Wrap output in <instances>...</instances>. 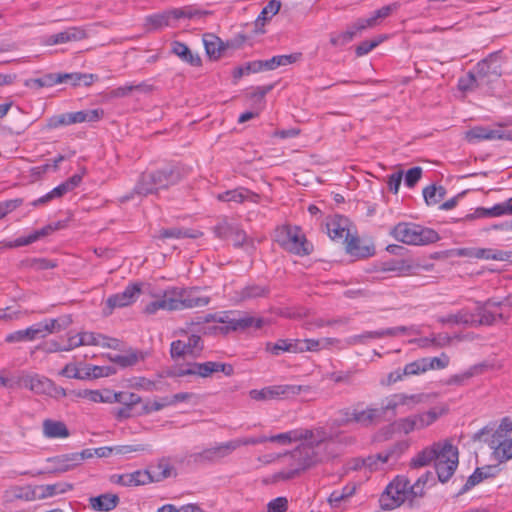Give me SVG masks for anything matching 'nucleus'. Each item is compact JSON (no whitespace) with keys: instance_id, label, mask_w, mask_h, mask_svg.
Wrapping results in <instances>:
<instances>
[{"instance_id":"obj_1","label":"nucleus","mask_w":512,"mask_h":512,"mask_svg":"<svg viewBox=\"0 0 512 512\" xmlns=\"http://www.w3.org/2000/svg\"><path fill=\"white\" fill-rule=\"evenodd\" d=\"M267 442L281 446L293 442L301 443L293 450L284 453L288 458L285 467L274 474L276 481H289L300 477L307 470L328 462L340 455L341 450L335 439L322 427L315 429L298 428L267 437Z\"/></svg>"},{"instance_id":"obj_2","label":"nucleus","mask_w":512,"mask_h":512,"mask_svg":"<svg viewBox=\"0 0 512 512\" xmlns=\"http://www.w3.org/2000/svg\"><path fill=\"white\" fill-rule=\"evenodd\" d=\"M155 297V300L145 306L144 313L153 315L159 310L179 311L201 308L211 301L209 296L201 295L197 287H168Z\"/></svg>"},{"instance_id":"obj_3","label":"nucleus","mask_w":512,"mask_h":512,"mask_svg":"<svg viewBox=\"0 0 512 512\" xmlns=\"http://www.w3.org/2000/svg\"><path fill=\"white\" fill-rule=\"evenodd\" d=\"M434 462L440 482H447L458 466V449L451 443L437 442L420 451L411 461L413 467H423Z\"/></svg>"},{"instance_id":"obj_4","label":"nucleus","mask_w":512,"mask_h":512,"mask_svg":"<svg viewBox=\"0 0 512 512\" xmlns=\"http://www.w3.org/2000/svg\"><path fill=\"white\" fill-rule=\"evenodd\" d=\"M216 322L222 326L215 328L223 334L231 331H243L254 327L260 329L264 326L265 320L261 317H253L240 312L224 311L220 313H208L205 316L197 318V324Z\"/></svg>"},{"instance_id":"obj_5","label":"nucleus","mask_w":512,"mask_h":512,"mask_svg":"<svg viewBox=\"0 0 512 512\" xmlns=\"http://www.w3.org/2000/svg\"><path fill=\"white\" fill-rule=\"evenodd\" d=\"M390 235L407 245H427L439 240L435 230L410 222L398 223L391 229Z\"/></svg>"},{"instance_id":"obj_6","label":"nucleus","mask_w":512,"mask_h":512,"mask_svg":"<svg viewBox=\"0 0 512 512\" xmlns=\"http://www.w3.org/2000/svg\"><path fill=\"white\" fill-rule=\"evenodd\" d=\"M430 398L431 395L427 393L407 394L399 392L391 394L382 401L383 416L390 413L395 417L399 413L411 411L420 404L428 403Z\"/></svg>"},{"instance_id":"obj_7","label":"nucleus","mask_w":512,"mask_h":512,"mask_svg":"<svg viewBox=\"0 0 512 512\" xmlns=\"http://www.w3.org/2000/svg\"><path fill=\"white\" fill-rule=\"evenodd\" d=\"M202 14L200 10L192 6L173 8L147 16L145 18V25L149 29L158 30L171 25V20H179L182 18L192 19L200 17Z\"/></svg>"},{"instance_id":"obj_8","label":"nucleus","mask_w":512,"mask_h":512,"mask_svg":"<svg viewBox=\"0 0 512 512\" xmlns=\"http://www.w3.org/2000/svg\"><path fill=\"white\" fill-rule=\"evenodd\" d=\"M276 240L285 250L296 255H308L311 252V246L297 226L280 228Z\"/></svg>"},{"instance_id":"obj_9","label":"nucleus","mask_w":512,"mask_h":512,"mask_svg":"<svg viewBox=\"0 0 512 512\" xmlns=\"http://www.w3.org/2000/svg\"><path fill=\"white\" fill-rule=\"evenodd\" d=\"M409 480L405 476H397L385 489L380 497L383 509H394L405 501H410Z\"/></svg>"},{"instance_id":"obj_10","label":"nucleus","mask_w":512,"mask_h":512,"mask_svg":"<svg viewBox=\"0 0 512 512\" xmlns=\"http://www.w3.org/2000/svg\"><path fill=\"white\" fill-rule=\"evenodd\" d=\"M348 225L347 218L334 216L327 220L326 229L332 240L346 244L347 251L353 253L358 248L359 240L350 233Z\"/></svg>"},{"instance_id":"obj_11","label":"nucleus","mask_w":512,"mask_h":512,"mask_svg":"<svg viewBox=\"0 0 512 512\" xmlns=\"http://www.w3.org/2000/svg\"><path fill=\"white\" fill-rule=\"evenodd\" d=\"M93 453L91 449H84L81 452H72L61 454L47 459L51 464L47 472L53 474H61L74 470L80 466L86 459L92 458Z\"/></svg>"},{"instance_id":"obj_12","label":"nucleus","mask_w":512,"mask_h":512,"mask_svg":"<svg viewBox=\"0 0 512 512\" xmlns=\"http://www.w3.org/2000/svg\"><path fill=\"white\" fill-rule=\"evenodd\" d=\"M309 390V386L302 385H273L264 387L260 390L253 389L249 392V396L251 399L256 401H267L282 399L291 395H298L301 392H307Z\"/></svg>"},{"instance_id":"obj_13","label":"nucleus","mask_w":512,"mask_h":512,"mask_svg":"<svg viewBox=\"0 0 512 512\" xmlns=\"http://www.w3.org/2000/svg\"><path fill=\"white\" fill-rule=\"evenodd\" d=\"M222 372L227 376L233 373V367L230 364L208 361L204 363H193L187 368H179L175 372L176 376L183 377L187 375H197L202 378L210 377L213 373Z\"/></svg>"},{"instance_id":"obj_14","label":"nucleus","mask_w":512,"mask_h":512,"mask_svg":"<svg viewBox=\"0 0 512 512\" xmlns=\"http://www.w3.org/2000/svg\"><path fill=\"white\" fill-rule=\"evenodd\" d=\"M203 349V341L200 336L192 334L187 340H175L171 343L170 354L174 360L186 357H198Z\"/></svg>"},{"instance_id":"obj_15","label":"nucleus","mask_w":512,"mask_h":512,"mask_svg":"<svg viewBox=\"0 0 512 512\" xmlns=\"http://www.w3.org/2000/svg\"><path fill=\"white\" fill-rule=\"evenodd\" d=\"M141 294V284L132 283L125 287L122 292L116 293L108 297L106 300L107 310L104 309L105 315H110L116 308H123L134 303Z\"/></svg>"},{"instance_id":"obj_16","label":"nucleus","mask_w":512,"mask_h":512,"mask_svg":"<svg viewBox=\"0 0 512 512\" xmlns=\"http://www.w3.org/2000/svg\"><path fill=\"white\" fill-rule=\"evenodd\" d=\"M481 86H489L501 76V67L497 59L490 58L480 61L473 70Z\"/></svg>"},{"instance_id":"obj_17","label":"nucleus","mask_w":512,"mask_h":512,"mask_svg":"<svg viewBox=\"0 0 512 512\" xmlns=\"http://www.w3.org/2000/svg\"><path fill=\"white\" fill-rule=\"evenodd\" d=\"M181 173L176 167H165L156 171L146 172L147 181L154 183L156 190L166 189L179 182Z\"/></svg>"},{"instance_id":"obj_18","label":"nucleus","mask_w":512,"mask_h":512,"mask_svg":"<svg viewBox=\"0 0 512 512\" xmlns=\"http://www.w3.org/2000/svg\"><path fill=\"white\" fill-rule=\"evenodd\" d=\"M61 227V223L48 224L41 229L35 230L25 237H19L12 241H3L0 243L2 248L13 249L22 246L30 245L58 230Z\"/></svg>"},{"instance_id":"obj_19","label":"nucleus","mask_w":512,"mask_h":512,"mask_svg":"<svg viewBox=\"0 0 512 512\" xmlns=\"http://www.w3.org/2000/svg\"><path fill=\"white\" fill-rule=\"evenodd\" d=\"M82 181V176L80 174H74L66 181L59 184L57 187L53 188L51 191L41 196L40 198L34 200L32 202L33 206H39L47 204L48 202L63 197L68 192H71L76 187L80 185Z\"/></svg>"},{"instance_id":"obj_20","label":"nucleus","mask_w":512,"mask_h":512,"mask_svg":"<svg viewBox=\"0 0 512 512\" xmlns=\"http://www.w3.org/2000/svg\"><path fill=\"white\" fill-rule=\"evenodd\" d=\"M19 386L29 389L35 394L47 395L52 387V380L39 374H29L22 372L18 375L17 381Z\"/></svg>"},{"instance_id":"obj_21","label":"nucleus","mask_w":512,"mask_h":512,"mask_svg":"<svg viewBox=\"0 0 512 512\" xmlns=\"http://www.w3.org/2000/svg\"><path fill=\"white\" fill-rule=\"evenodd\" d=\"M499 303L493 302L491 300L486 301L485 303H477L475 311L473 312V319L475 321V326H490L496 322L499 318H502L501 313H497L494 308L499 307Z\"/></svg>"},{"instance_id":"obj_22","label":"nucleus","mask_w":512,"mask_h":512,"mask_svg":"<svg viewBox=\"0 0 512 512\" xmlns=\"http://www.w3.org/2000/svg\"><path fill=\"white\" fill-rule=\"evenodd\" d=\"M406 328L404 326L386 328L377 331H367L359 335H353L348 337L345 342L348 346L357 344H366L368 341L373 339H380L384 337H394L401 333H404Z\"/></svg>"},{"instance_id":"obj_23","label":"nucleus","mask_w":512,"mask_h":512,"mask_svg":"<svg viewBox=\"0 0 512 512\" xmlns=\"http://www.w3.org/2000/svg\"><path fill=\"white\" fill-rule=\"evenodd\" d=\"M383 410L380 408L367 406L363 407V403L356 404V413H354V423L362 427L376 425L383 419Z\"/></svg>"},{"instance_id":"obj_24","label":"nucleus","mask_w":512,"mask_h":512,"mask_svg":"<svg viewBox=\"0 0 512 512\" xmlns=\"http://www.w3.org/2000/svg\"><path fill=\"white\" fill-rule=\"evenodd\" d=\"M503 215H512V198L495 204L491 208L479 207L473 213L467 214L464 220L471 221L477 218L499 217Z\"/></svg>"},{"instance_id":"obj_25","label":"nucleus","mask_w":512,"mask_h":512,"mask_svg":"<svg viewBox=\"0 0 512 512\" xmlns=\"http://www.w3.org/2000/svg\"><path fill=\"white\" fill-rule=\"evenodd\" d=\"M217 199L222 202L244 203L248 201L252 203H258L260 196L247 188L238 187L233 190H227L225 192L219 193L217 195Z\"/></svg>"},{"instance_id":"obj_26","label":"nucleus","mask_w":512,"mask_h":512,"mask_svg":"<svg viewBox=\"0 0 512 512\" xmlns=\"http://www.w3.org/2000/svg\"><path fill=\"white\" fill-rule=\"evenodd\" d=\"M87 33L83 28L80 27H69L64 31L50 35L46 38V45H57L68 42H75L85 39Z\"/></svg>"},{"instance_id":"obj_27","label":"nucleus","mask_w":512,"mask_h":512,"mask_svg":"<svg viewBox=\"0 0 512 512\" xmlns=\"http://www.w3.org/2000/svg\"><path fill=\"white\" fill-rule=\"evenodd\" d=\"M42 435L47 439H66L70 431L63 421L47 418L42 422Z\"/></svg>"},{"instance_id":"obj_28","label":"nucleus","mask_w":512,"mask_h":512,"mask_svg":"<svg viewBox=\"0 0 512 512\" xmlns=\"http://www.w3.org/2000/svg\"><path fill=\"white\" fill-rule=\"evenodd\" d=\"M265 351L273 356H279L282 353H301L299 339H278L275 343L267 342L265 344Z\"/></svg>"},{"instance_id":"obj_29","label":"nucleus","mask_w":512,"mask_h":512,"mask_svg":"<svg viewBox=\"0 0 512 512\" xmlns=\"http://www.w3.org/2000/svg\"><path fill=\"white\" fill-rule=\"evenodd\" d=\"M80 334L83 338V346H99L110 349H118L120 347V341L116 338L89 331L80 332Z\"/></svg>"},{"instance_id":"obj_30","label":"nucleus","mask_w":512,"mask_h":512,"mask_svg":"<svg viewBox=\"0 0 512 512\" xmlns=\"http://www.w3.org/2000/svg\"><path fill=\"white\" fill-rule=\"evenodd\" d=\"M489 447L493 450L492 456L500 463L512 459V437L506 438H491Z\"/></svg>"},{"instance_id":"obj_31","label":"nucleus","mask_w":512,"mask_h":512,"mask_svg":"<svg viewBox=\"0 0 512 512\" xmlns=\"http://www.w3.org/2000/svg\"><path fill=\"white\" fill-rule=\"evenodd\" d=\"M510 138L502 130L490 129L487 127L477 126L466 132V139L475 143L481 140H493V139H504Z\"/></svg>"},{"instance_id":"obj_32","label":"nucleus","mask_w":512,"mask_h":512,"mask_svg":"<svg viewBox=\"0 0 512 512\" xmlns=\"http://www.w3.org/2000/svg\"><path fill=\"white\" fill-rule=\"evenodd\" d=\"M437 321L443 325L445 324H454V325H465L469 327L475 326V321L473 319V312L468 308H463L456 313H450L447 315H442L437 317Z\"/></svg>"},{"instance_id":"obj_33","label":"nucleus","mask_w":512,"mask_h":512,"mask_svg":"<svg viewBox=\"0 0 512 512\" xmlns=\"http://www.w3.org/2000/svg\"><path fill=\"white\" fill-rule=\"evenodd\" d=\"M117 483L123 486L145 485L153 481V476L148 470H137L132 473L117 475Z\"/></svg>"},{"instance_id":"obj_34","label":"nucleus","mask_w":512,"mask_h":512,"mask_svg":"<svg viewBox=\"0 0 512 512\" xmlns=\"http://www.w3.org/2000/svg\"><path fill=\"white\" fill-rule=\"evenodd\" d=\"M398 8V4H390L383 6L382 8L373 12L369 18H361L356 21V29L364 30L369 27H373L378 24L379 20L388 17L392 11Z\"/></svg>"},{"instance_id":"obj_35","label":"nucleus","mask_w":512,"mask_h":512,"mask_svg":"<svg viewBox=\"0 0 512 512\" xmlns=\"http://www.w3.org/2000/svg\"><path fill=\"white\" fill-rule=\"evenodd\" d=\"M118 502V496L110 493L89 498V505L91 509L98 512L110 511L117 506Z\"/></svg>"},{"instance_id":"obj_36","label":"nucleus","mask_w":512,"mask_h":512,"mask_svg":"<svg viewBox=\"0 0 512 512\" xmlns=\"http://www.w3.org/2000/svg\"><path fill=\"white\" fill-rule=\"evenodd\" d=\"M171 52L191 66L198 67L201 65V58L193 54L189 47L182 42L174 41L171 44Z\"/></svg>"},{"instance_id":"obj_37","label":"nucleus","mask_w":512,"mask_h":512,"mask_svg":"<svg viewBox=\"0 0 512 512\" xmlns=\"http://www.w3.org/2000/svg\"><path fill=\"white\" fill-rule=\"evenodd\" d=\"M222 237H231L235 246H242L246 239V233L231 224L225 222L217 227Z\"/></svg>"},{"instance_id":"obj_38","label":"nucleus","mask_w":512,"mask_h":512,"mask_svg":"<svg viewBox=\"0 0 512 512\" xmlns=\"http://www.w3.org/2000/svg\"><path fill=\"white\" fill-rule=\"evenodd\" d=\"M103 110L92 109L69 113L70 125L84 122H96L103 117Z\"/></svg>"},{"instance_id":"obj_39","label":"nucleus","mask_w":512,"mask_h":512,"mask_svg":"<svg viewBox=\"0 0 512 512\" xmlns=\"http://www.w3.org/2000/svg\"><path fill=\"white\" fill-rule=\"evenodd\" d=\"M511 257V252L492 248H475V259L507 261Z\"/></svg>"},{"instance_id":"obj_40","label":"nucleus","mask_w":512,"mask_h":512,"mask_svg":"<svg viewBox=\"0 0 512 512\" xmlns=\"http://www.w3.org/2000/svg\"><path fill=\"white\" fill-rule=\"evenodd\" d=\"M300 57V53L273 56L271 59L263 60L264 68L266 71L274 70L279 66H286L295 63L300 59Z\"/></svg>"},{"instance_id":"obj_41","label":"nucleus","mask_w":512,"mask_h":512,"mask_svg":"<svg viewBox=\"0 0 512 512\" xmlns=\"http://www.w3.org/2000/svg\"><path fill=\"white\" fill-rule=\"evenodd\" d=\"M71 489V485L63 482L46 484L37 487L39 498H49L58 494H63Z\"/></svg>"},{"instance_id":"obj_42","label":"nucleus","mask_w":512,"mask_h":512,"mask_svg":"<svg viewBox=\"0 0 512 512\" xmlns=\"http://www.w3.org/2000/svg\"><path fill=\"white\" fill-rule=\"evenodd\" d=\"M281 8V2L278 0H271L269 3L262 9L260 14L255 20V26H264L267 21H269L274 15H276Z\"/></svg>"},{"instance_id":"obj_43","label":"nucleus","mask_w":512,"mask_h":512,"mask_svg":"<svg viewBox=\"0 0 512 512\" xmlns=\"http://www.w3.org/2000/svg\"><path fill=\"white\" fill-rule=\"evenodd\" d=\"M203 42L207 55L210 58L217 59L221 56L222 42L213 34H206L203 37Z\"/></svg>"},{"instance_id":"obj_44","label":"nucleus","mask_w":512,"mask_h":512,"mask_svg":"<svg viewBox=\"0 0 512 512\" xmlns=\"http://www.w3.org/2000/svg\"><path fill=\"white\" fill-rule=\"evenodd\" d=\"M228 446H229V441L225 442V443H221L217 446L205 449L200 454V456L203 459L210 460V461L223 458V457L229 455L230 453H232V450H230V448H228Z\"/></svg>"},{"instance_id":"obj_45","label":"nucleus","mask_w":512,"mask_h":512,"mask_svg":"<svg viewBox=\"0 0 512 512\" xmlns=\"http://www.w3.org/2000/svg\"><path fill=\"white\" fill-rule=\"evenodd\" d=\"M93 74H83L79 72L74 73H60L61 83H70L73 86L79 85L82 81L85 85H91L94 80Z\"/></svg>"},{"instance_id":"obj_46","label":"nucleus","mask_w":512,"mask_h":512,"mask_svg":"<svg viewBox=\"0 0 512 512\" xmlns=\"http://www.w3.org/2000/svg\"><path fill=\"white\" fill-rule=\"evenodd\" d=\"M160 239H167V238H175V239H181V238H197L198 232L197 231H190L187 229H181V228H168V229H162L159 231Z\"/></svg>"},{"instance_id":"obj_47","label":"nucleus","mask_w":512,"mask_h":512,"mask_svg":"<svg viewBox=\"0 0 512 512\" xmlns=\"http://www.w3.org/2000/svg\"><path fill=\"white\" fill-rule=\"evenodd\" d=\"M446 191L442 186L430 185L423 189V197L428 205H435L445 197Z\"/></svg>"},{"instance_id":"obj_48","label":"nucleus","mask_w":512,"mask_h":512,"mask_svg":"<svg viewBox=\"0 0 512 512\" xmlns=\"http://www.w3.org/2000/svg\"><path fill=\"white\" fill-rule=\"evenodd\" d=\"M432 477V474L427 472L421 477H419L414 484L409 482V494H410V502H412L415 498L422 497L424 494L425 486L427 485L428 480Z\"/></svg>"},{"instance_id":"obj_49","label":"nucleus","mask_w":512,"mask_h":512,"mask_svg":"<svg viewBox=\"0 0 512 512\" xmlns=\"http://www.w3.org/2000/svg\"><path fill=\"white\" fill-rule=\"evenodd\" d=\"M45 323L48 325V333L52 334L68 328L72 324V318L70 315H63L59 318L45 319Z\"/></svg>"},{"instance_id":"obj_50","label":"nucleus","mask_w":512,"mask_h":512,"mask_svg":"<svg viewBox=\"0 0 512 512\" xmlns=\"http://www.w3.org/2000/svg\"><path fill=\"white\" fill-rule=\"evenodd\" d=\"M268 294V289L260 285H249L241 290L240 297L242 300L255 299L264 297Z\"/></svg>"},{"instance_id":"obj_51","label":"nucleus","mask_w":512,"mask_h":512,"mask_svg":"<svg viewBox=\"0 0 512 512\" xmlns=\"http://www.w3.org/2000/svg\"><path fill=\"white\" fill-rule=\"evenodd\" d=\"M267 442L266 436L262 435L259 437H243V438H237L229 441L230 450L232 452L236 450L237 448L245 445H257Z\"/></svg>"},{"instance_id":"obj_52","label":"nucleus","mask_w":512,"mask_h":512,"mask_svg":"<svg viewBox=\"0 0 512 512\" xmlns=\"http://www.w3.org/2000/svg\"><path fill=\"white\" fill-rule=\"evenodd\" d=\"M358 31L359 30L356 29V23H355L352 28H350L342 33L332 35L330 38V42L333 46H343V45L349 43L350 41H352Z\"/></svg>"},{"instance_id":"obj_53","label":"nucleus","mask_w":512,"mask_h":512,"mask_svg":"<svg viewBox=\"0 0 512 512\" xmlns=\"http://www.w3.org/2000/svg\"><path fill=\"white\" fill-rule=\"evenodd\" d=\"M426 370H440L444 369L449 364V357L442 353L439 357H424Z\"/></svg>"},{"instance_id":"obj_54","label":"nucleus","mask_w":512,"mask_h":512,"mask_svg":"<svg viewBox=\"0 0 512 512\" xmlns=\"http://www.w3.org/2000/svg\"><path fill=\"white\" fill-rule=\"evenodd\" d=\"M448 412V407L446 405H438L430 408L428 411L423 412L425 425L426 427L433 424L437 421L441 416L445 415Z\"/></svg>"},{"instance_id":"obj_55","label":"nucleus","mask_w":512,"mask_h":512,"mask_svg":"<svg viewBox=\"0 0 512 512\" xmlns=\"http://www.w3.org/2000/svg\"><path fill=\"white\" fill-rule=\"evenodd\" d=\"M383 271L396 272L399 276L408 275L411 271V266L405 261H393L383 264Z\"/></svg>"},{"instance_id":"obj_56","label":"nucleus","mask_w":512,"mask_h":512,"mask_svg":"<svg viewBox=\"0 0 512 512\" xmlns=\"http://www.w3.org/2000/svg\"><path fill=\"white\" fill-rule=\"evenodd\" d=\"M33 340L35 339L31 327L10 333L5 338V341L8 343L25 342Z\"/></svg>"},{"instance_id":"obj_57","label":"nucleus","mask_w":512,"mask_h":512,"mask_svg":"<svg viewBox=\"0 0 512 512\" xmlns=\"http://www.w3.org/2000/svg\"><path fill=\"white\" fill-rule=\"evenodd\" d=\"M172 466L167 461H160L156 466L152 467L151 474L153 476V480L157 481L161 479H165L171 476L172 474Z\"/></svg>"},{"instance_id":"obj_58","label":"nucleus","mask_w":512,"mask_h":512,"mask_svg":"<svg viewBox=\"0 0 512 512\" xmlns=\"http://www.w3.org/2000/svg\"><path fill=\"white\" fill-rule=\"evenodd\" d=\"M425 372L427 370L423 358L407 363L403 368V374H406V377L417 376Z\"/></svg>"},{"instance_id":"obj_59","label":"nucleus","mask_w":512,"mask_h":512,"mask_svg":"<svg viewBox=\"0 0 512 512\" xmlns=\"http://www.w3.org/2000/svg\"><path fill=\"white\" fill-rule=\"evenodd\" d=\"M145 178L146 172L140 176L137 184L135 185L134 192L138 195L143 196L157 192L154 183L151 181H147V179Z\"/></svg>"},{"instance_id":"obj_60","label":"nucleus","mask_w":512,"mask_h":512,"mask_svg":"<svg viewBox=\"0 0 512 512\" xmlns=\"http://www.w3.org/2000/svg\"><path fill=\"white\" fill-rule=\"evenodd\" d=\"M141 402V397L132 392H117V403H121L125 405L128 409L139 404Z\"/></svg>"},{"instance_id":"obj_61","label":"nucleus","mask_w":512,"mask_h":512,"mask_svg":"<svg viewBox=\"0 0 512 512\" xmlns=\"http://www.w3.org/2000/svg\"><path fill=\"white\" fill-rule=\"evenodd\" d=\"M458 87L461 91H469L482 86L478 83V79H476V76L472 71L469 72L465 77L459 79Z\"/></svg>"},{"instance_id":"obj_62","label":"nucleus","mask_w":512,"mask_h":512,"mask_svg":"<svg viewBox=\"0 0 512 512\" xmlns=\"http://www.w3.org/2000/svg\"><path fill=\"white\" fill-rule=\"evenodd\" d=\"M168 406H171V402L169 400V396H165V397L153 400V401H148L144 405V411L146 413H151V412H155V411H160L163 408L168 407Z\"/></svg>"},{"instance_id":"obj_63","label":"nucleus","mask_w":512,"mask_h":512,"mask_svg":"<svg viewBox=\"0 0 512 512\" xmlns=\"http://www.w3.org/2000/svg\"><path fill=\"white\" fill-rule=\"evenodd\" d=\"M406 377V374H403V369H396L390 372L385 378L380 380V385L383 387H389L394 385L397 382L402 381Z\"/></svg>"},{"instance_id":"obj_64","label":"nucleus","mask_w":512,"mask_h":512,"mask_svg":"<svg viewBox=\"0 0 512 512\" xmlns=\"http://www.w3.org/2000/svg\"><path fill=\"white\" fill-rule=\"evenodd\" d=\"M512 432V420L508 417H504L494 434L492 435V438H505L509 433Z\"/></svg>"}]
</instances>
